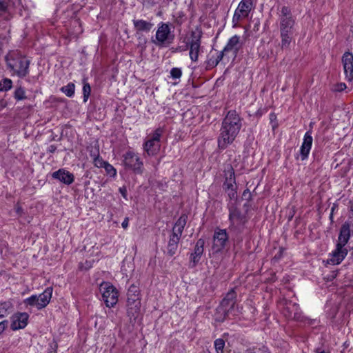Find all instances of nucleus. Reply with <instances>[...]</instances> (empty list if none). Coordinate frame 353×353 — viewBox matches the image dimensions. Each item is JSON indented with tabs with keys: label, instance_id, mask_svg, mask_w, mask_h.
Returning a JSON list of instances; mask_svg holds the SVG:
<instances>
[{
	"label": "nucleus",
	"instance_id": "obj_17",
	"mask_svg": "<svg viewBox=\"0 0 353 353\" xmlns=\"http://www.w3.org/2000/svg\"><path fill=\"white\" fill-rule=\"evenodd\" d=\"M243 45V42L241 39V37L238 35H234L228 40L227 44L224 47V51L232 52L234 57H236L239 51L242 48Z\"/></svg>",
	"mask_w": 353,
	"mask_h": 353
},
{
	"label": "nucleus",
	"instance_id": "obj_27",
	"mask_svg": "<svg viewBox=\"0 0 353 353\" xmlns=\"http://www.w3.org/2000/svg\"><path fill=\"white\" fill-rule=\"evenodd\" d=\"M13 305L10 301H5L0 303V318H3L7 316L10 310H12Z\"/></svg>",
	"mask_w": 353,
	"mask_h": 353
},
{
	"label": "nucleus",
	"instance_id": "obj_34",
	"mask_svg": "<svg viewBox=\"0 0 353 353\" xmlns=\"http://www.w3.org/2000/svg\"><path fill=\"white\" fill-rule=\"evenodd\" d=\"M14 98L17 100H23L27 98L26 95V92L23 88L19 87L17 89H16V90L14 91Z\"/></svg>",
	"mask_w": 353,
	"mask_h": 353
},
{
	"label": "nucleus",
	"instance_id": "obj_10",
	"mask_svg": "<svg viewBox=\"0 0 353 353\" xmlns=\"http://www.w3.org/2000/svg\"><path fill=\"white\" fill-rule=\"evenodd\" d=\"M174 37L169 24L161 22L158 24L157 30L155 34L156 41H154V43L159 46H165L166 43H172Z\"/></svg>",
	"mask_w": 353,
	"mask_h": 353
},
{
	"label": "nucleus",
	"instance_id": "obj_2",
	"mask_svg": "<svg viewBox=\"0 0 353 353\" xmlns=\"http://www.w3.org/2000/svg\"><path fill=\"white\" fill-rule=\"evenodd\" d=\"M8 67L20 77L29 72L30 61L19 51H11L6 57Z\"/></svg>",
	"mask_w": 353,
	"mask_h": 353
},
{
	"label": "nucleus",
	"instance_id": "obj_4",
	"mask_svg": "<svg viewBox=\"0 0 353 353\" xmlns=\"http://www.w3.org/2000/svg\"><path fill=\"white\" fill-rule=\"evenodd\" d=\"M52 294V288H47L44 292L39 295H32L24 299L23 303L26 306L36 307L38 310L46 307L50 301Z\"/></svg>",
	"mask_w": 353,
	"mask_h": 353
},
{
	"label": "nucleus",
	"instance_id": "obj_22",
	"mask_svg": "<svg viewBox=\"0 0 353 353\" xmlns=\"http://www.w3.org/2000/svg\"><path fill=\"white\" fill-rule=\"evenodd\" d=\"M52 176L65 185H70L74 181V174L65 169H59L54 172Z\"/></svg>",
	"mask_w": 353,
	"mask_h": 353
},
{
	"label": "nucleus",
	"instance_id": "obj_29",
	"mask_svg": "<svg viewBox=\"0 0 353 353\" xmlns=\"http://www.w3.org/2000/svg\"><path fill=\"white\" fill-rule=\"evenodd\" d=\"M164 132V128L159 127L157 128L152 134L150 135V138L153 141H156L160 143V139Z\"/></svg>",
	"mask_w": 353,
	"mask_h": 353
},
{
	"label": "nucleus",
	"instance_id": "obj_38",
	"mask_svg": "<svg viewBox=\"0 0 353 353\" xmlns=\"http://www.w3.org/2000/svg\"><path fill=\"white\" fill-rule=\"evenodd\" d=\"M219 64V62L216 59V58H210L207 61V66L209 68H214Z\"/></svg>",
	"mask_w": 353,
	"mask_h": 353
},
{
	"label": "nucleus",
	"instance_id": "obj_7",
	"mask_svg": "<svg viewBox=\"0 0 353 353\" xmlns=\"http://www.w3.org/2000/svg\"><path fill=\"white\" fill-rule=\"evenodd\" d=\"M279 19L280 32H293L295 20L291 9L288 6H282L279 10Z\"/></svg>",
	"mask_w": 353,
	"mask_h": 353
},
{
	"label": "nucleus",
	"instance_id": "obj_37",
	"mask_svg": "<svg viewBox=\"0 0 353 353\" xmlns=\"http://www.w3.org/2000/svg\"><path fill=\"white\" fill-rule=\"evenodd\" d=\"M170 75L172 79H179L182 75V71L180 68H173L170 71Z\"/></svg>",
	"mask_w": 353,
	"mask_h": 353
},
{
	"label": "nucleus",
	"instance_id": "obj_25",
	"mask_svg": "<svg viewBox=\"0 0 353 353\" xmlns=\"http://www.w3.org/2000/svg\"><path fill=\"white\" fill-rule=\"evenodd\" d=\"M133 24L137 31L150 32L153 27V23L143 19L133 20Z\"/></svg>",
	"mask_w": 353,
	"mask_h": 353
},
{
	"label": "nucleus",
	"instance_id": "obj_39",
	"mask_svg": "<svg viewBox=\"0 0 353 353\" xmlns=\"http://www.w3.org/2000/svg\"><path fill=\"white\" fill-rule=\"evenodd\" d=\"M7 43H8L7 38L6 37H3V36L0 35V52L2 51L3 47L4 46V45Z\"/></svg>",
	"mask_w": 353,
	"mask_h": 353
},
{
	"label": "nucleus",
	"instance_id": "obj_12",
	"mask_svg": "<svg viewBox=\"0 0 353 353\" xmlns=\"http://www.w3.org/2000/svg\"><path fill=\"white\" fill-rule=\"evenodd\" d=\"M228 241V235L225 230L217 229L213 235V243L212 250L214 252L218 253L222 251Z\"/></svg>",
	"mask_w": 353,
	"mask_h": 353
},
{
	"label": "nucleus",
	"instance_id": "obj_35",
	"mask_svg": "<svg viewBox=\"0 0 353 353\" xmlns=\"http://www.w3.org/2000/svg\"><path fill=\"white\" fill-rule=\"evenodd\" d=\"M93 160L94 165L97 168H103L105 164L107 163L100 158L98 154L94 155Z\"/></svg>",
	"mask_w": 353,
	"mask_h": 353
},
{
	"label": "nucleus",
	"instance_id": "obj_13",
	"mask_svg": "<svg viewBox=\"0 0 353 353\" xmlns=\"http://www.w3.org/2000/svg\"><path fill=\"white\" fill-rule=\"evenodd\" d=\"M239 312H240V310L238 305L230 303V301H227L223 304V299L216 309V313L220 314V316L217 317L219 321H223L230 313L233 315H236Z\"/></svg>",
	"mask_w": 353,
	"mask_h": 353
},
{
	"label": "nucleus",
	"instance_id": "obj_36",
	"mask_svg": "<svg viewBox=\"0 0 353 353\" xmlns=\"http://www.w3.org/2000/svg\"><path fill=\"white\" fill-rule=\"evenodd\" d=\"M107 172L110 176H114L117 174L116 169L110 165L109 163H106L103 167Z\"/></svg>",
	"mask_w": 353,
	"mask_h": 353
},
{
	"label": "nucleus",
	"instance_id": "obj_16",
	"mask_svg": "<svg viewBox=\"0 0 353 353\" xmlns=\"http://www.w3.org/2000/svg\"><path fill=\"white\" fill-rule=\"evenodd\" d=\"M347 254V250L344 246L336 244L335 250L330 254L327 262L332 265H338L343 261Z\"/></svg>",
	"mask_w": 353,
	"mask_h": 353
},
{
	"label": "nucleus",
	"instance_id": "obj_6",
	"mask_svg": "<svg viewBox=\"0 0 353 353\" xmlns=\"http://www.w3.org/2000/svg\"><path fill=\"white\" fill-rule=\"evenodd\" d=\"M124 166L132 170L135 174H142L143 172V163L138 154L129 150L123 155Z\"/></svg>",
	"mask_w": 353,
	"mask_h": 353
},
{
	"label": "nucleus",
	"instance_id": "obj_41",
	"mask_svg": "<svg viewBox=\"0 0 353 353\" xmlns=\"http://www.w3.org/2000/svg\"><path fill=\"white\" fill-rule=\"evenodd\" d=\"M8 323V321H3L0 322V334H1L5 330Z\"/></svg>",
	"mask_w": 353,
	"mask_h": 353
},
{
	"label": "nucleus",
	"instance_id": "obj_9",
	"mask_svg": "<svg viewBox=\"0 0 353 353\" xmlns=\"http://www.w3.org/2000/svg\"><path fill=\"white\" fill-rule=\"evenodd\" d=\"M225 181L223 188L230 199L236 196V184L234 176V170L232 165H228L224 170Z\"/></svg>",
	"mask_w": 353,
	"mask_h": 353
},
{
	"label": "nucleus",
	"instance_id": "obj_11",
	"mask_svg": "<svg viewBox=\"0 0 353 353\" xmlns=\"http://www.w3.org/2000/svg\"><path fill=\"white\" fill-rule=\"evenodd\" d=\"M191 41L188 43L185 50L189 48V56L192 61L196 62L201 49V33L196 34L195 32L191 33Z\"/></svg>",
	"mask_w": 353,
	"mask_h": 353
},
{
	"label": "nucleus",
	"instance_id": "obj_47",
	"mask_svg": "<svg viewBox=\"0 0 353 353\" xmlns=\"http://www.w3.org/2000/svg\"><path fill=\"white\" fill-rule=\"evenodd\" d=\"M270 120H271V121H272V120H274V119H276V116H275V114H271L270 115Z\"/></svg>",
	"mask_w": 353,
	"mask_h": 353
},
{
	"label": "nucleus",
	"instance_id": "obj_8",
	"mask_svg": "<svg viewBox=\"0 0 353 353\" xmlns=\"http://www.w3.org/2000/svg\"><path fill=\"white\" fill-rule=\"evenodd\" d=\"M253 9L252 0H241L235 10L232 17L233 27H236L241 21L248 17Z\"/></svg>",
	"mask_w": 353,
	"mask_h": 353
},
{
	"label": "nucleus",
	"instance_id": "obj_14",
	"mask_svg": "<svg viewBox=\"0 0 353 353\" xmlns=\"http://www.w3.org/2000/svg\"><path fill=\"white\" fill-rule=\"evenodd\" d=\"M344 74L348 81H353V54L350 52H345L341 59Z\"/></svg>",
	"mask_w": 353,
	"mask_h": 353
},
{
	"label": "nucleus",
	"instance_id": "obj_28",
	"mask_svg": "<svg viewBox=\"0 0 353 353\" xmlns=\"http://www.w3.org/2000/svg\"><path fill=\"white\" fill-rule=\"evenodd\" d=\"M74 84L72 83H68L65 86L61 88V90L68 97H72L74 94Z\"/></svg>",
	"mask_w": 353,
	"mask_h": 353
},
{
	"label": "nucleus",
	"instance_id": "obj_31",
	"mask_svg": "<svg viewBox=\"0 0 353 353\" xmlns=\"http://www.w3.org/2000/svg\"><path fill=\"white\" fill-rule=\"evenodd\" d=\"M91 92V88L90 84L83 80V101L86 102L90 97Z\"/></svg>",
	"mask_w": 353,
	"mask_h": 353
},
{
	"label": "nucleus",
	"instance_id": "obj_46",
	"mask_svg": "<svg viewBox=\"0 0 353 353\" xmlns=\"http://www.w3.org/2000/svg\"><path fill=\"white\" fill-rule=\"evenodd\" d=\"M119 192H121V194H122V196L125 198L126 197V190L125 188H119Z\"/></svg>",
	"mask_w": 353,
	"mask_h": 353
},
{
	"label": "nucleus",
	"instance_id": "obj_33",
	"mask_svg": "<svg viewBox=\"0 0 353 353\" xmlns=\"http://www.w3.org/2000/svg\"><path fill=\"white\" fill-rule=\"evenodd\" d=\"M12 88V81L9 79H5L0 81V91H6Z\"/></svg>",
	"mask_w": 353,
	"mask_h": 353
},
{
	"label": "nucleus",
	"instance_id": "obj_42",
	"mask_svg": "<svg viewBox=\"0 0 353 353\" xmlns=\"http://www.w3.org/2000/svg\"><path fill=\"white\" fill-rule=\"evenodd\" d=\"M128 222H129V219L128 217H125L121 223L122 228L123 229H126L128 227Z\"/></svg>",
	"mask_w": 353,
	"mask_h": 353
},
{
	"label": "nucleus",
	"instance_id": "obj_32",
	"mask_svg": "<svg viewBox=\"0 0 353 353\" xmlns=\"http://www.w3.org/2000/svg\"><path fill=\"white\" fill-rule=\"evenodd\" d=\"M225 347V341L222 339H217L214 341V347L217 353H223Z\"/></svg>",
	"mask_w": 353,
	"mask_h": 353
},
{
	"label": "nucleus",
	"instance_id": "obj_23",
	"mask_svg": "<svg viewBox=\"0 0 353 353\" xmlns=\"http://www.w3.org/2000/svg\"><path fill=\"white\" fill-rule=\"evenodd\" d=\"M350 237V224L348 222H345L341 228L337 244L345 247V245L347 243Z\"/></svg>",
	"mask_w": 353,
	"mask_h": 353
},
{
	"label": "nucleus",
	"instance_id": "obj_20",
	"mask_svg": "<svg viewBox=\"0 0 353 353\" xmlns=\"http://www.w3.org/2000/svg\"><path fill=\"white\" fill-rule=\"evenodd\" d=\"M229 220L230 226L234 228H239L242 226L245 222V218L241 211L236 208L232 207L229 210Z\"/></svg>",
	"mask_w": 353,
	"mask_h": 353
},
{
	"label": "nucleus",
	"instance_id": "obj_43",
	"mask_svg": "<svg viewBox=\"0 0 353 353\" xmlns=\"http://www.w3.org/2000/svg\"><path fill=\"white\" fill-rule=\"evenodd\" d=\"M7 8V3L5 1H0V10L5 11Z\"/></svg>",
	"mask_w": 353,
	"mask_h": 353
},
{
	"label": "nucleus",
	"instance_id": "obj_3",
	"mask_svg": "<svg viewBox=\"0 0 353 353\" xmlns=\"http://www.w3.org/2000/svg\"><path fill=\"white\" fill-rule=\"evenodd\" d=\"M188 216L185 214H182L175 223L172 234L170 236L169 241L167 247V252L170 256L176 254L179 243L181 239L183 229L187 223Z\"/></svg>",
	"mask_w": 353,
	"mask_h": 353
},
{
	"label": "nucleus",
	"instance_id": "obj_21",
	"mask_svg": "<svg viewBox=\"0 0 353 353\" xmlns=\"http://www.w3.org/2000/svg\"><path fill=\"white\" fill-rule=\"evenodd\" d=\"M312 132L310 131L306 132L300 148V156L302 161L307 159L312 148Z\"/></svg>",
	"mask_w": 353,
	"mask_h": 353
},
{
	"label": "nucleus",
	"instance_id": "obj_30",
	"mask_svg": "<svg viewBox=\"0 0 353 353\" xmlns=\"http://www.w3.org/2000/svg\"><path fill=\"white\" fill-rule=\"evenodd\" d=\"M236 294L234 290H231L230 292L227 293L223 299V304H225L227 301H230V303H233L235 305L236 304Z\"/></svg>",
	"mask_w": 353,
	"mask_h": 353
},
{
	"label": "nucleus",
	"instance_id": "obj_1",
	"mask_svg": "<svg viewBox=\"0 0 353 353\" xmlns=\"http://www.w3.org/2000/svg\"><path fill=\"white\" fill-rule=\"evenodd\" d=\"M241 126V121L236 112L235 110L229 111L222 122L218 138V146L221 150H225L233 143Z\"/></svg>",
	"mask_w": 353,
	"mask_h": 353
},
{
	"label": "nucleus",
	"instance_id": "obj_40",
	"mask_svg": "<svg viewBox=\"0 0 353 353\" xmlns=\"http://www.w3.org/2000/svg\"><path fill=\"white\" fill-rule=\"evenodd\" d=\"M227 53H228V52L224 51V48L223 49V50L219 52V54L216 57V59L217 60V61L219 63L223 59L224 55L226 54Z\"/></svg>",
	"mask_w": 353,
	"mask_h": 353
},
{
	"label": "nucleus",
	"instance_id": "obj_19",
	"mask_svg": "<svg viewBox=\"0 0 353 353\" xmlns=\"http://www.w3.org/2000/svg\"><path fill=\"white\" fill-rule=\"evenodd\" d=\"M128 305H134L135 307V312H137L140 307V292L137 286L132 285L128 291Z\"/></svg>",
	"mask_w": 353,
	"mask_h": 353
},
{
	"label": "nucleus",
	"instance_id": "obj_49",
	"mask_svg": "<svg viewBox=\"0 0 353 353\" xmlns=\"http://www.w3.org/2000/svg\"><path fill=\"white\" fill-rule=\"evenodd\" d=\"M130 310H132V307H130V308H129V310H128V312H129V313L130 312Z\"/></svg>",
	"mask_w": 353,
	"mask_h": 353
},
{
	"label": "nucleus",
	"instance_id": "obj_44",
	"mask_svg": "<svg viewBox=\"0 0 353 353\" xmlns=\"http://www.w3.org/2000/svg\"><path fill=\"white\" fill-rule=\"evenodd\" d=\"M57 150V147L54 145H51L48 147V151L50 153H53Z\"/></svg>",
	"mask_w": 353,
	"mask_h": 353
},
{
	"label": "nucleus",
	"instance_id": "obj_45",
	"mask_svg": "<svg viewBox=\"0 0 353 353\" xmlns=\"http://www.w3.org/2000/svg\"><path fill=\"white\" fill-rule=\"evenodd\" d=\"M345 88H346V85L345 83H340V84L338 85L337 90L338 91H342V90H343Z\"/></svg>",
	"mask_w": 353,
	"mask_h": 353
},
{
	"label": "nucleus",
	"instance_id": "obj_15",
	"mask_svg": "<svg viewBox=\"0 0 353 353\" xmlns=\"http://www.w3.org/2000/svg\"><path fill=\"white\" fill-rule=\"evenodd\" d=\"M29 315L26 312H18L11 317L10 327L12 330H17L24 328L28 321Z\"/></svg>",
	"mask_w": 353,
	"mask_h": 353
},
{
	"label": "nucleus",
	"instance_id": "obj_48",
	"mask_svg": "<svg viewBox=\"0 0 353 353\" xmlns=\"http://www.w3.org/2000/svg\"><path fill=\"white\" fill-rule=\"evenodd\" d=\"M316 353H330V352H325V351H324V350H321V351L317 350V351H316Z\"/></svg>",
	"mask_w": 353,
	"mask_h": 353
},
{
	"label": "nucleus",
	"instance_id": "obj_5",
	"mask_svg": "<svg viewBox=\"0 0 353 353\" xmlns=\"http://www.w3.org/2000/svg\"><path fill=\"white\" fill-rule=\"evenodd\" d=\"M99 290L107 307H112L117 303L119 292L112 283L103 282L100 285Z\"/></svg>",
	"mask_w": 353,
	"mask_h": 353
},
{
	"label": "nucleus",
	"instance_id": "obj_26",
	"mask_svg": "<svg viewBox=\"0 0 353 353\" xmlns=\"http://www.w3.org/2000/svg\"><path fill=\"white\" fill-rule=\"evenodd\" d=\"M293 32H281V48H288L292 41V36Z\"/></svg>",
	"mask_w": 353,
	"mask_h": 353
},
{
	"label": "nucleus",
	"instance_id": "obj_24",
	"mask_svg": "<svg viewBox=\"0 0 353 353\" xmlns=\"http://www.w3.org/2000/svg\"><path fill=\"white\" fill-rule=\"evenodd\" d=\"M161 145L159 142L153 141L150 138L143 144V150L149 156L156 154L160 150Z\"/></svg>",
	"mask_w": 353,
	"mask_h": 353
},
{
	"label": "nucleus",
	"instance_id": "obj_18",
	"mask_svg": "<svg viewBox=\"0 0 353 353\" xmlns=\"http://www.w3.org/2000/svg\"><path fill=\"white\" fill-rule=\"evenodd\" d=\"M205 241L203 239L197 240L194 252L190 255V267H195L200 261L204 252Z\"/></svg>",
	"mask_w": 353,
	"mask_h": 353
}]
</instances>
